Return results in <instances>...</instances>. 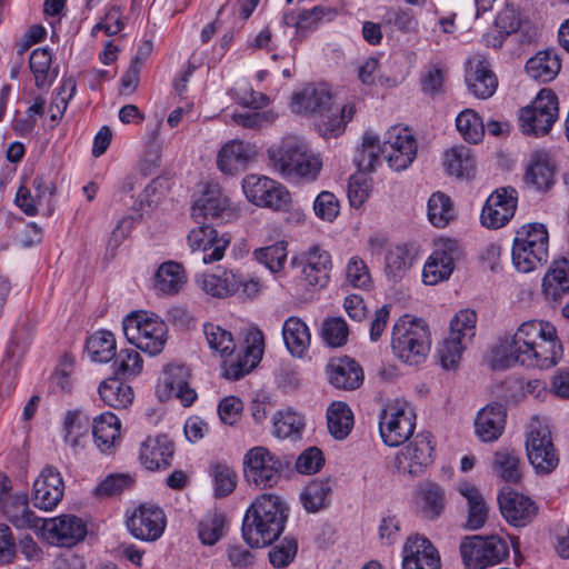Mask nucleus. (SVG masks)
I'll list each match as a JSON object with an SVG mask.
<instances>
[{
  "instance_id": "14",
  "label": "nucleus",
  "mask_w": 569,
  "mask_h": 569,
  "mask_svg": "<svg viewBox=\"0 0 569 569\" xmlns=\"http://www.w3.org/2000/svg\"><path fill=\"white\" fill-rule=\"evenodd\" d=\"M460 553L469 569H486L503 561L509 556V546L499 536H472L461 541Z\"/></svg>"
},
{
  "instance_id": "18",
  "label": "nucleus",
  "mask_w": 569,
  "mask_h": 569,
  "mask_svg": "<svg viewBox=\"0 0 569 569\" xmlns=\"http://www.w3.org/2000/svg\"><path fill=\"white\" fill-rule=\"evenodd\" d=\"M382 154L391 169L405 170L417 157V141L409 129L391 127L385 134Z\"/></svg>"
},
{
  "instance_id": "41",
  "label": "nucleus",
  "mask_w": 569,
  "mask_h": 569,
  "mask_svg": "<svg viewBox=\"0 0 569 569\" xmlns=\"http://www.w3.org/2000/svg\"><path fill=\"white\" fill-rule=\"evenodd\" d=\"M492 471L501 480L508 483H518L521 480V459L513 449L502 448L495 452Z\"/></svg>"
},
{
  "instance_id": "32",
  "label": "nucleus",
  "mask_w": 569,
  "mask_h": 569,
  "mask_svg": "<svg viewBox=\"0 0 569 569\" xmlns=\"http://www.w3.org/2000/svg\"><path fill=\"white\" fill-rule=\"evenodd\" d=\"M49 538L59 546L72 547L87 535L86 523L77 516H61L44 526Z\"/></svg>"
},
{
  "instance_id": "30",
  "label": "nucleus",
  "mask_w": 569,
  "mask_h": 569,
  "mask_svg": "<svg viewBox=\"0 0 569 569\" xmlns=\"http://www.w3.org/2000/svg\"><path fill=\"white\" fill-rule=\"evenodd\" d=\"M328 381L342 390H356L363 382V370L352 358L341 357L331 359L326 367Z\"/></svg>"
},
{
  "instance_id": "46",
  "label": "nucleus",
  "mask_w": 569,
  "mask_h": 569,
  "mask_svg": "<svg viewBox=\"0 0 569 569\" xmlns=\"http://www.w3.org/2000/svg\"><path fill=\"white\" fill-rule=\"evenodd\" d=\"M184 283L182 267L173 261L162 263L154 274V289L163 295H176Z\"/></svg>"
},
{
  "instance_id": "57",
  "label": "nucleus",
  "mask_w": 569,
  "mask_h": 569,
  "mask_svg": "<svg viewBox=\"0 0 569 569\" xmlns=\"http://www.w3.org/2000/svg\"><path fill=\"white\" fill-rule=\"evenodd\" d=\"M213 479L214 497L223 498L232 493L237 486V473L227 463L217 462L210 467Z\"/></svg>"
},
{
  "instance_id": "33",
  "label": "nucleus",
  "mask_w": 569,
  "mask_h": 569,
  "mask_svg": "<svg viewBox=\"0 0 569 569\" xmlns=\"http://www.w3.org/2000/svg\"><path fill=\"white\" fill-rule=\"evenodd\" d=\"M256 156V149L250 143L232 140L219 151L217 166L226 174H236L243 170Z\"/></svg>"
},
{
  "instance_id": "19",
  "label": "nucleus",
  "mask_w": 569,
  "mask_h": 569,
  "mask_svg": "<svg viewBox=\"0 0 569 569\" xmlns=\"http://www.w3.org/2000/svg\"><path fill=\"white\" fill-rule=\"evenodd\" d=\"M518 192L512 187L497 189L487 199L481 211V223L489 229H499L515 216Z\"/></svg>"
},
{
  "instance_id": "59",
  "label": "nucleus",
  "mask_w": 569,
  "mask_h": 569,
  "mask_svg": "<svg viewBox=\"0 0 569 569\" xmlns=\"http://www.w3.org/2000/svg\"><path fill=\"white\" fill-rule=\"evenodd\" d=\"M320 335L329 347L339 348L347 343L349 328L341 317L327 318L322 322Z\"/></svg>"
},
{
  "instance_id": "43",
  "label": "nucleus",
  "mask_w": 569,
  "mask_h": 569,
  "mask_svg": "<svg viewBox=\"0 0 569 569\" xmlns=\"http://www.w3.org/2000/svg\"><path fill=\"white\" fill-rule=\"evenodd\" d=\"M99 395L102 401L114 409H123L132 403L133 390L118 377H109L99 386Z\"/></svg>"
},
{
  "instance_id": "21",
  "label": "nucleus",
  "mask_w": 569,
  "mask_h": 569,
  "mask_svg": "<svg viewBox=\"0 0 569 569\" xmlns=\"http://www.w3.org/2000/svg\"><path fill=\"white\" fill-rule=\"evenodd\" d=\"M166 523L164 512L153 505H140L127 520L131 535L143 541L158 540L164 531Z\"/></svg>"
},
{
  "instance_id": "34",
  "label": "nucleus",
  "mask_w": 569,
  "mask_h": 569,
  "mask_svg": "<svg viewBox=\"0 0 569 569\" xmlns=\"http://www.w3.org/2000/svg\"><path fill=\"white\" fill-rule=\"evenodd\" d=\"M506 408L501 403H490L482 408L475 421V431L483 442L496 441L503 432Z\"/></svg>"
},
{
  "instance_id": "20",
  "label": "nucleus",
  "mask_w": 569,
  "mask_h": 569,
  "mask_svg": "<svg viewBox=\"0 0 569 569\" xmlns=\"http://www.w3.org/2000/svg\"><path fill=\"white\" fill-rule=\"evenodd\" d=\"M433 445L430 432H420L396 457L399 471L411 476L421 475L432 462Z\"/></svg>"
},
{
  "instance_id": "1",
  "label": "nucleus",
  "mask_w": 569,
  "mask_h": 569,
  "mask_svg": "<svg viewBox=\"0 0 569 569\" xmlns=\"http://www.w3.org/2000/svg\"><path fill=\"white\" fill-rule=\"evenodd\" d=\"M562 356L556 328L542 320L522 322L511 338L500 340L495 350L493 368L506 369L516 363L528 368L549 369Z\"/></svg>"
},
{
  "instance_id": "22",
  "label": "nucleus",
  "mask_w": 569,
  "mask_h": 569,
  "mask_svg": "<svg viewBox=\"0 0 569 569\" xmlns=\"http://www.w3.org/2000/svg\"><path fill=\"white\" fill-rule=\"evenodd\" d=\"M498 503L502 517L513 527L528 526L538 513V506L532 499L511 488H503L499 492Z\"/></svg>"
},
{
  "instance_id": "9",
  "label": "nucleus",
  "mask_w": 569,
  "mask_h": 569,
  "mask_svg": "<svg viewBox=\"0 0 569 569\" xmlns=\"http://www.w3.org/2000/svg\"><path fill=\"white\" fill-rule=\"evenodd\" d=\"M291 461L279 457L266 447H253L243 458V473L249 483L260 489L273 488Z\"/></svg>"
},
{
  "instance_id": "8",
  "label": "nucleus",
  "mask_w": 569,
  "mask_h": 569,
  "mask_svg": "<svg viewBox=\"0 0 569 569\" xmlns=\"http://www.w3.org/2000/svg\"><path fill=\"white\" fill-rule=\"evenodd\" d=\"M123 333L137 349L156 356L164 348L168 329L159 316L148 311H134L124 318Z\"/></svg>"
},
{
  "instance_id": "4",
  "label": "nucleus",
  "mask_w": 569,
  "mask_h": 569,
  "mask_svg": "<svg viewBox=\"0 0 569 569\" xmlns=\"http://www.w3.org/2000/svg\"><path fill=\"white\" fill-rule=\"evenodd\" d=\"M289 507L274 493H261L251 502L242 520V538L252 548L271 545L284 531Z\"/></svg>"
},
{
  "instance_id": "6",
  "label": "nucleus",
  "mask_w": 569,
  "mask_h": 569,
  "mask_svg": "<svg viewBox=\"0 0 569 569\" xmlns=\"http://www.w3.org/2000/svg\"><path fill=\"white\" fill-rule=\"evenodd\" d=\"M430 345L429 328L422 319L405 315L393 325L391 347L402 362L410 366L423 362Z\"/></svg>"
},
{
  "instance_id": "38",
  "label": "nucleus",
  "mask_w": 569,
  "mask_h": 569,
  "mask_svg": "<svg viewBox=\"0 0 569 569\" xmlns=\"http://www.w3.org/2000/svg\"><path fill=\"white\" fill-rule=\"evenodd\" d=\"M282 338L288 351L293 357H303L311 342L307 323L299 317H289L282 326Z\"/></svg>"
},
{
  "instance_id": "54",
  "label": "nucleus",
  "mask_w": 569,
  "mask_h": 569,
  "mask_svg": "<svg viewBox=\"0 0 569 569\" xmlns=\"http://www.w3.org/2000/svg\"><path fill=\"white\" fill-rule=\"evenodd\" d=\"M113 376L127 379L138 376L142 370V358L133 348L121 349L112 359Z\"/></svg>"
},
{
  "instance_id": "10",
  "label": "nucleus",
  "mask_w": 569,
  "mask_h": 569,
  "mask_svg": "<svg viewBox=\"0 0 569 569\" xmlns=\"http://www.w3.org/2000/svg\"><path fill=\"white\" fill-rule=\"evenodd\" d=\"M559 117V102L551 89H541L531 104L519 111V126L527 136L541 137L550 132Z\"/></svg>"
},
{
  "instance_id": "60",
  "label": "nucleus",
  "mask_w": 569,
  "mask_h": 569,
  "mask_svg": "<svg viewBox=\"0 0 569 569\" xmlns=\"http://www.w3.org/2000/svg\"><path fill=\"white\" fill-rule=\"evenodd\" d=\"M254 258L271 272L280 271L287 259V249L283 242H277L269 247L254 250Z\"/></svg>"
},
{
  "instance_id": "62",
  "label": "nucleus",
  "mask_w": 569,
  "mask_h": 569,
  "mask_svg": "<svg viewBox=\"0 0 569 569\" xmlns=\"http://www.w3.org/2000/svg\"><path fill=\"white\" fill-rule=\"evenodd\" d=\"M134 479L124 473H114L108 476L94 489L98 497H112L122 493L133 487Z\"/></svg>"
},
{
  "instance_id": "23",
  "label": "nucleus",
  "mask_w": 569,
  "mask_h": 569,
  "mask_svg": "<svg viewBox=\"0 0 569 569\" xmlns=\"http://www.w3.org/2000/svg\"><path fill=\"white\" fill-rule=\"evenodd\" d=\"M231 237L229 233L219 234L218 230L209 224H202L192 229L188 234V243L192 251H201L203 263L220 261L229 247Z\"/></svg>"
},
{
  "instance_id": "5",
  "label": "nucleus",
  "mask_w": 569,
  "mask_h": 569,
  "mask_svg": "<svg viewBox=\"0 0 569 569\" xmlns=\"http://www.w3.org/2000/svg\"><path fill=\"white\" fill-rule=\"evenodd\" d=\"M272 168L289 181H313L322 162L296 138H286L277 147L268 149Z\"/></svg>"
},
{
  "instance_id": "7",
  "label": "nucleus",
  "mask_w": 569,
  "mask_h": 569,
  "mask_svg": "<svg viewBox=\"0 0 569 569\" xmlns=\"http://www.w3.org/2000/svg\"><path fill=\"white\" fill-rule=\"evenodd\" d=\"M511 258L515 268L523 273L542 267L549 258V233L542 223L520 227L515 236Z\"/></svg>"
},
{
  "instance_id": "35",
  "label": "nucleus",
  "mask_w": 569,
  "mask_h": 569,
  "mask_svg": "<svg viewBox=\"0 0 569 569\" xmlns=\"http://www.w3.org/2000/svg\"><path fill=\"white\" fill-rule=\"evenodd\" d=\"M121 423L112 412H103L92 420L94 443L102 453L111 455L120 442Z\"/></svg>"
},
{
  "instance_id": "44",
  "label": "nucleus",
  "mask_w": 569,
  "mask_h": 569,
  "mask_svg": "<svg viewBox=\"0 0 569 569\" xmlns=\"http://www.w3.org/2000/svg\"><path fill=\"white\" fill-rule=\"evenodd\" d=\"M86 350L94 362L106 363L117 353L114 336L109 330H99L87 338Z\"/></svg>"
},
{
  "instance_id": "17",
  "label": "nucleus",
  "mask_w": 569,
  "mask_h": 569,
  "mask_svg": "<svg viewBox=\"0 0 569 569\" xmlns=\"http://www.w3.org/2000/svg\"><path fill=\"white\" fill-rule=\"evenodd\" d=\"M292 264L300 271V281L306 288H323L330 280L332 261L330 253L313 244L293 258Z\"/></svg>"
},
{
  "instance_id": "50",
  "label": "nucleus",
  "mask_w": 569,
  "mask_h": 569,
  "mask_svg": "<svg viewBox=\"0 0 569 569\" xmlns=\"http://www.w3.org/2000/svg\"><path fill=\"white\" fill-rule=\"evenodd\" d=\"M383 159L382 143L378 136L372 132H366L362 139L361 149L358 151L355 162L360 170L373 171Z\"/></svg>"
},
{
  "instance_id": "53",
  "label": "nucleus",
  "mask_w": 569,
  "mask_h": 569,
  "mask_svg": "<svg viewBox=\"0 0 569 569\" xmlns=\"http://www.w3.org/2000/svg\"><path fill=\"white\" fill-rule=\"evenodd\" d=\"M273 435L278 438H300L305 428L303 418L290 410H279L272 420Z\"/></svg>"
},
{
  "instance_id": "25",
  "label": "nucleus",
  "mask_w": 569,
  "mask_h": 569,
  "mask_svg": "<svg viewBox=\"0 0 569 569\" xmlns=\"http://www.w3.org/2000/svg\"><path fill=\"white\" fill-rule=\"evenodd\" d=\"M64 492V483L60 472L46 467L33 483V506L49 511L58 506Z\"/></svg>"
},
{
  "instance_id": "2",
  "label": "nucleus",
  "mask_w": 569,
  "mask_h": 569,
  "mask_svg": "<svg viewBox=\"0 0 569 569\" xmlns=\"http://www.w3.org/2000/svg\"><path fill=\"white\" fill-rule=\"evenodd\" d=\"M203 333L209 348L223 358V377L239 380L249 373L261 360L264 350V336L258 328L250 329L246 337V347L231 358L236 343L231 332L213 323L203 325Z\"/></svg>"
},
{
  "instance_id": "40",
  "label": "nucleus",
  "mask_w": 569,
  "mask_h": 569,
  "mask_svg": "<svg viewBox=\"0 0 569 569\" xmlns=\"http://www.w3.org/2000/svg\"><path fill=\"white\" fill-rule=\"evenodd\" d=\"M560 68V59L552 50L539 51L526 63V71L529 77L540 82L553 80Z\"/></svg>"
},
{
  "instance_id": "64",
  "label": "nucleus",
  "mask_w": 569,
  "mask_h": 569,
  "mask_svg": "<svg viewBox=\"0 0 569 569\" xmlns=\"http://www.w3.org/2000/svg\"><path fill=\"white\" fill-rule=\"evenodd\" d=\"M298 551V542L292 537H286L280 543L273 546L269 551L270 563L276 568L289 566Z\"/></svg>"
},
{
  "instance_id": "58",
  "label": "nucleus",
  "mask_w": 569,
  "mask_h": 569,
  "mask_svg": "<svg viewBox=\"0 0 569 569\" xmlns=\"http://www.w3.org/2000/svg\"><path fill=\"white\" fill-rule=\"evenodd\" d=\"M420 495L425 516L430 519L438 518L442 513L446 503L443 489L437 483L429 482L421 488Z\"/></svg>"
},
{
  "instance_id": "12",
  "label": "nucleus",
  "mask_w": 569,
  "mask_h": 569,
  "mask_svg": "<svg viewBox=\"0 0 569 569\" xmlns=\"http://www.w3.org/2000/svg\"><path fill=\"white\" fill-rule=\"evenodd\" d=\"M416 413L405 400L396 399L386 405L379 416V431L389 447L405 443L413 433Z\"/></svg>"
},
{
  "instance_id": "3",
  "label": "nucleus",
  "mask_w": 569,
  "mask_h": 569,
  "mask_svg": "<svg viewBox=\"0 0 569 569\" xmlns=\"http://www.w3.org/2000/svg\"><path fill=\"white\" fill-rule=\"evenodd\" d=\"M293 112L316 116L315 126L325 138L343 133L356 112L355 104L333 106L332 93L326 84H308L292 97Z\"/></svg>"
},
{
  "instance_id": "13",
  "label": "nucleus",
  "mask_w": 569,
  "mask_h": 569,
  "mask_svg": "<svg viewBox=\"0 0 569 569\" xmlns=\"http://www.w3.org/2000/svg\"><path fill=\"white\" fill-rule=\"evenodd\" d=\"M477 315L473 310L465 309L456 313L450 321L448 337L438 350L440 362L445 369L455 368L476 335Z\"/></svg>"
},
{
  "instance_id": "15",
  "label": "nucleus",
  "mask_w": 569,
  "mask_h": 569,
  "mask_svg": "<svg viewBox=\"0 0 569 569\" xmlns=\"http://www.w3.org/2000/svg\"><path fill=\"white\" fill-rule=\"evenodd\" d=\"M242 189L247 199L256 206L276 211L290 210L292 199L289 190L266 176H247L242 181Z\"/></svg>"
},
{
  "instance_id": "26",
  "label": "nucleus",
  "mask_w": 569,
  "mask_h": 569,
  "mask_svg": "<svg viewBox=\"0 0 569 569\" xmlns=\"http://www.w3.org/2000/svg\"><path fill=\"white\" fill-rule=\"evenodd\" d=\"M402 569H440V556L425 537L411 536L402 550Z\"/></svg>"
},
{
  "instance_id": "48",
  "label": "nucleus",
  "mask_w": 569,
  "mask_h": 569,
  "mask_svg": "<svg viewBox=\"0 0 569 569\" xmlns=\"http://www.w3.org/2000/svg\"><path fill=\"white\" fill-rule=\"evenodd\" d=\"M413 259L412 250L405 244L389 248L385 256V270L388 278L393 281L402 279L412 266Z\"/></svg>"
},
{
  "instance_id": "36",
  "label": "nucleus",
  "mask_w": 569,
  "mask_h": 569,
  "mask_svg": "<svg viewBox=\"0 0 569 569\" xmlns=\"http://www.w3.org/2000/svg\"><path fill=\"white\" fill-rule=\"evenodd\" d=\"M458 491L467 500V520L465 527L469 530L481 529L489 517V506L482 493L470 482L460 483Z\"/></svg>"
},
{
  "instance_id": "37",
  "label": "nucleus",
  "mask_w": 569,
  "mask_h": 569,
  "mask_svg": "<svg viewBox=\"0 0 569 569\" xmlns=\"http://www.w3.org/2000/svg\"><path fill=\"white\" fill-rule=\"evenodd\" d=\"M542 295L546 300L557 302L569 292V260L566 258L552 262L542 278Z\"/></svg>"
},
{
  "instance_id": "61",
  "label": "nucleus",
  "mask_w": 569,
  "mask_h": 569,
  "mask_svg": "<svg viewBox=\"0 0 569 569\" xmlns=\"http://www.w3.org/2000/svg\"><path fill=\"white\" fill-rule=\"evenodd\" d=\"M51 52L48 48L34 49L30 56L29 67L34 76V82L38 88H43L48 83V72L51 66Z\"/></svg>"
},
{
  "instance_id": "45",
  "label": "nucleus",
  "mask_w": 569,
  "mask_h": 569,
  "mask_svg": "<svg viewBox=\"0 0 569 569\" xmlns=\"http://www.w3.org/2000/svg\"><path fill=\"white\" fill-rule=\"evenodd\" d=\"M327 423L332 437L342 440L353 428V413L347 403L335 401L327 409Z\"/></svg>"
},
{
  "instance_id": "27",
  "label": "nucleus",
  "mask_w": 569,
  "mask_h": 569,
  "mask_svg": "<svg viewBox=\"0 0 569 569\" xmlns=\"http://www.w3.org/2000/svg\"><path fill=\"white\" fill-rule=\"evenodd\" d=\"M466 83L471 94L479 99H488L498 88V79L488 60L476 56L468 61Z\"/></svg>"
},
{
  "instance_id": "63",
  "label": "nucleus",
  "mask_w": 569,
  "mask_h": 569,
  "mask_svg": "<svg viewBox=\"0 0 569 569\" xmlns=\"http://www.w3.org/2000/svg\"><path fill=\"white\" fill-rule=\"evenodd\" d=\"M313 211L320 220L332 222L339 216L340 202L335 193L321 191L313 201Z\"/></svg>"
},
{
  "instance_id": "28",
  "label": "nucleus",
  "mask_w": 569,
  "mask_h": 569,
  "mask_svg": "<svg viewBox=\"0 0 569 569\" xmlns=\"http://www.w3.org/2000/svg\"><path fill=\"white\" fill-rule=\"evenodd\" d=\"M174 455V442L167 435L148 437L141 445L139 459L150 470L168 469Z\"/></svg>"
},
{
  "instance_id": "16",
  "label": "nucleus",
  "mask_w": 569,
  "mask_h": 569,
  "mask_svg": "<svg viewBox=\"0 0 569 569\" xmlns=\"http://www.w3.org/2000/svg\"><path fill=\"white\" fill-rule=\"evenodd\" d=\"M463 248L456 239H439L435 244V250L425 263L422 280L428 286H435L449 279L455 262L463 257Z\"/></svg>"
},
{
  "instance_id": "11",
  "label": "nucleus",
  "mask_w": 569,
  "mask_h": 569,
  "mask_svg": "<svg viewBox=\"0 0 569 569\" xmlns=\"http://www.w3.org/2000/svg\"><path fill=\"white\" fill-rule=\"evenodd\" d=\"M526 452L535 472L547 476L559 466L560 458L556 449L549 427L538 419H532L529 425Z\"/></svg>"
},
{
  "instance_id": "47",
  "label": "nucleus",
  "mask_w": 569,
  "mask_h": 569,
  "mask_svg": "<svg viewBox=\"0 0 569 569\" xmlns=\"http://www.w3.org/2000/svg\"><path fill=\"white\" fill-rule=\"evenodd\" d=\"M332 488L330 481L312 480L300 493V501L308 512H318L330 503Z\"/></svg>"
},
{
  "instance_id": "42",
  "label": "nucleus",
  "mask_w": 569,
  "mask_h": 569,
  "mask_svg": "<svg viewBox=\"0 0 569 569\" xmlns=\"http://www.w3.org/2000/svg\"><path fill=\"white\" fill-rule=\"evenodd\" d=\"M336 16L337 11L335 9L316 6L312 9L302 10L298 13L293 11L284 13L283 22L288 27H295L297 32L303 33L317 28L322 19L327 18V20H331Z\"/></svg>"
},
{
  "instance_id": "51",
  "label": "nucleus",
  "mask_w": 569,
  "mask_h": 569,
  "mask_svg": "<svg viewBox=\"0 0 569 569\" xmlns=\"http://www.w3.org/2000/svg\"><path fill=\"white\" fill-rule=\"evenodd\" d=\"M451 199L443 192H435L428 201V219L436 228H445L455 219Z\"/></svg>"
},
{
  "instance_id": "49",
  "label": "nucleus",
  "mask_w": 569,
  "mask_h": 569,
  "mask_svg": "<svg viewBox=\"0 0 569 569\" xmlns=\"http://www.w3.org/2000/svg\"><path fill=\"white\" fill-rule=\"evenodd\" d=\"M228 521L224 513L212 510L207 512L198 523V537L203 545H216L227 531Z\"/></svg>"
},
{
  "instance_id": "31",
  "label": "nucleus",
  "mask_w": 569,
  "mask_h": 569,
  "mask_svg": "<svg viewBox=\"0 0 569 569\" xmlns=\"http://www.w3.org/2000/svg\"><path fill=\"white\" fill-rule=\"evenodd\" d=\"M199 288L213 298H227L239 291L240 271L218 269L214 273H202L196 279Z\"/></svg>"
},
{
  "instance_id": "24",
  "label": "nucleus",
  "mask_w": 569,
  "mask_h": 569,
  "mask_svg": "<svg viewBox=\"0 0 569 569\" xmlns=\"http://www.w3.org/2000/svg\"><path fill=\"white\" fill-rule=\"evenodd\" d=\"M190 369L184 365L170 363L163 368L162 392L169 398L179 399L184 407L191 406L197 399V392L190 387Z\"/></svg>"
},
{
  "instance_id": "55",
  "label": "nucleus",
  "mask_w": 569,
  "mask_h": 569,
  "mask_svg": "<svg viewBox=\"0 0 569 569\" xmlns=\"http://www.w3.org/2000/svg\"><path fill=\"white\" fill-rule=\"evenodd\" d=\"M90 419L79 410L68 411L64 421V441L72 448L80 446L81 439L88 435Z\"/></svg>"
},
{
  "instance_id": "52",
  "label": "nucleus",
  "mask_w": 569,
  "mask_h": 569,
  "mask_svg": "<svg viewBox=\"0 0 569 569\" xmlns=\"http://www.w3.org/2000/svg\"><path fill=\"white\" fill-rule=\"evenodd\" d=\"M443 164L450 174L462 178L470 176L475 160L468 147L457 146L446 152Z\"/></svg>"
},
{
  "instance_id": "56",
  "label": "nucleus",
  "mask_w": 569,
  "mask_h": 569,
  "mask_svg": "<svg viewBox=\"0 0 569 569\" xmlns=\"http://www.w3.org/2000/svg\"><path fill=\"white\" fill-rule=\"evenodd\" d=\"M456 127L463 139L470 143H478L485 134V123L480 116L467 109L461 111L456 119Z\"/></svg>"
},
{
  "instance_id": "29",
  "label": "nucleus",
  "mask_w": 569,
  "mask_h": 569,
  "mask_svg": "<svg viewBox=\"0 0 569 569\" xmlns=\"http://www.w3.org/2000/svg\"><path fill=\"white\" fill-rule=\"evenodd\" d=\"M557 164L551 156L545 151L531 154L523 180L525 183L538 192L549 191L556 182Z\"/></svg>"
},
{
  "instance_id": "39",
  "label": "nucleus",
  "mask_w": 569,
  "mask_h": 569,
  "mask_svg": "<svg viewBox=\"0 0 569 569\" xmlns=\"http://www.w3.org/2000/svg\"><path fill=\"white\" fill-rule=\"evenodd\" d=\"M229 216L228 199L219 190H207L192 206L196 220H224Z\"/></svg>"
}]
</instances>
